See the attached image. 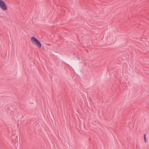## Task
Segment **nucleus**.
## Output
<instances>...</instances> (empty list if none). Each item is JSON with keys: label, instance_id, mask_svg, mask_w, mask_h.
I'll return each mask as SVG.
<instances>
[{"label": "nucleus", "instance_id": "f03ea898", "mask_svg": "<svg viewBox=\"0 0 149 149\" xmlns=\"http://www.w3.org/2000/svg\"><path fill=\"white\" fill-rule=\"evenodd\" d=\"M0 7L4 11H6L8 9V7L5 3L2 0H0Z\"/></svg>", "mask_w": 149, "mask_h": 149}, {"label": "nucleus", "instance_id": "f257e3e1", "mask_svg": "<svg viewBox=\"0 0 149 149\" xmlns=\"http://www.w3.org/2000/svg\"><path fill=\"white\" fill-rule=\"evenodd\" d=\"M31 41L32 44L36 46L38 48L42 47V45L39 40L35 37H32L31 38Z\"/></svg>", "mask_w": 149, "mask_h": 149}, {"label": "nucleus", "instance_id": "7ed1b4c3", "mask_svg": "<svg viewBox=\"0 0 149 149\" xmlns=\"http://www.w3.org/2000/svg\"><path fill=\"white\" fill-rule=\"evenodd\" d=\"M144 141L145 143H146L147 142V140L146 138V134H144L143 135Z\"/></svg>", "mask_w": 149, "mask_h": 149}]
</instances>
